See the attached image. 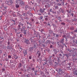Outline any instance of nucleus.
<instances>
[{"mask_svg": "<svg viewBox=\"0 0 77 77\" xmlns=\"http://www.w3.org/2000/svg\"><path fill=\"white\" fill-rule=\"evenodd\" d=\"M17 3H20V4L22 6H23L24 5V2L23 1H20V0H17L16 1Z\"/></svg>", "mask_w": 77, "mask_h": 77, "instance_id": "f257e3e1", "label": "nucleus"}, {"mask_svg": "<svg viewBox=\"0 0 77 77\" xmlns=\"http://www.w3.org/2000/svg\"><path fill=\"white\" fill-rule=\"evenodd\" d=\"M45 10V8H44L43 9H41L40 10V13H42V14H43V13H44V11Z\"/></svg>", "mask_w": 77, "mask_h": 77, "instance_id": "f03ea898", "label": "nucleus"}, {"mask_svg": "<svg viewBox=\"0 0 77 77\" xmlns=\"http://www.w3.org/2000/svg\"><path fill=\"white\" fill-rule=\"evenodd\" d=\"M25 42L26 44H30V42H29V40L28 39H26L24 41Z\"/></svg>", "mask_w": 77, "mask_h": 77, "instance_id": "7ed1b4c3", "label": "nucleus"}, {"mask_svg": "<svg viewBox=\"0 0 77 77\" xmlns=\"http://www.w3.org/2000/svg\"><path fill=\"white\" fill-rule=\"evenodd\" d=\"M74 75H77V69H74Z\"/></svg>", "mask_w": 77, "mask_h": 77, "instance_id": "20e7f679", "label": "nucleus"}, {"mask_svg": "<svg viewBox=\"0 0 77 77\" xmlns=\"http://www.w3.org/2000/svg\"><path fill=\"white\" fill-rule=\"evenodd\" d=\"M23 54H24V56H25V55L26 56L27 54V51L25 50L23 51Z\"/></svg>", "mask_w": 77, "mask_h": 77, "instance_id": "39448f33", "label": "nucleus"}, {"mask_svg": "<svg viewBox=\"0 0 77 77\" xmlns=\"http://www.w3.org/2000/svg\"><path fill=\"white\" fill-rule=\"evenodd\" d=\"M60 42V43H62V44H63V42H64V38H62V39H61Z\"/></svg>", "mask_w": 77, "mask_h": 77, "instance_id": "423d86ee", "label": "nucleus"}, {"mask_svg": "<svg viewBox=\"0 0 77 77\" xmlns=\"http://www.w3.org/2000/svg\"><path fill=\"white\" fill-rule=\"evenodd\" d=\"M74 27L73 26H71L70 28V30H74Z\"/></svg>", "mask_w": 77, "mask_h": 77, "instance_id": "0eeeda50", "label": "nucleus"}, {"mask_svg": "<svg viewBox=\"0 0 77 77\" xmlns=\"http://www.w3.org/2000/svg\"><path fill=\"white\" fill-rule=\"evenodd\" d=\"M37 54H38V57H39L40 56H41V53L40 52H39V51H38L37 53Z\"/></svg>", "mask_w": 77, "mask_h": 77, "instance_id": "6e6552de", "label": "nucleus"}, {"mask_svg": "<svg viewBox=\"0 0 77 77\" xmlns=\"http://www.w3.org/2000/svg\"><path fill=\"white\" fill-rule=\"evenodd\" d=\"M46 42V44H50L51 42H50V41L47 40V41Z\"/></svg>", "mask_w": 77, "mask_h": 77, "instance_id": "1a4fd4ad", "label": "nucleus"}, {"mask_svg": "<svg viewBox=\"0 0 77 77\" xmlns=\"http://www.w3.org/2000/svg\"><path fill=\"white\" fill-rule=\"evenodd\" d=\"M57 27V26H56V25H54L53 27H54V30H55V29H56Z\"/></svg>", "mask_w": 77, "mask_h": 77, "instance_id": "9d476101", "label": "nucleus"}, {"mask_svg": "<svg viewBox=\"0 0 77 77\" xmlns=\"http://www.w3.org/2000/svg\"><path fill=\"white\" fill-rule=\"evenodd\" d=\"M15 6L17 8H19L20 7V6L18 4H16Z\"/></svg>", "mask_w": 77, "mask_h": 77, "instance_id": "9b49d317", "label": "nucleus"}, {"mask_svg": "<svg viewBox=\"0 0 77 77\" xmlns=\"http://www.w3.org/2000/svg\"><path fill=\"white\" fill-rule=\"evenodd\" d=\"M54 36H55V35H56V37H58L59 36V35L55 34H54Z\"/></svg>", "mask_w": 77, "mask_h": 77, "instance_id": "f8f14e48", "label": "nucleus"}, {"mask_svg": "<svg viewBox=\"0 0 77 77\" xmlns=\"http://www.w3.org/2000/svg\"><path fill=\"white\" fill-rule=\"evenodd\" d=\"M72 20L73 21H75L76 22V21H77V19L75 18H74L73 19H72Z\"/></svg>", "mask_w": 77, "mask_h": 77, "instance_id": "ddd939ff", "label": "nucleus"}, {"mask_svg": "<svg viewBox=\"0 0 77 77\" xmlns=\"http://www.w3.org/2000/svg\"><path fill=\"white\" fill-rule=\"evenodd\" d=\"M42 18H43V17L42 16H41L39 18V20H42Z\"/></svg>", "mask_w": 77, "mask_h": 77, "instance_id": "4468645a", "label": "nucleus"}, {"mask_svg": "<svg viewBox=\"0 0 77 77\" xmlns=\"http://www.w3.org/2000/svg\"><path fill=\"white\" fill-rule=\"evenodd\" d=\"M64 56H66V57H67V58H68V57H69L68 56V55L67 54H64Z\"/></svg>", "mask_w": 77, "mask_h": 77, "instance_id": "2eb2a0df", "label": "nucleus"}, {"mask_svg": "<svg viewBox=\"0 0 77 77\" xmlns=\"http://www.w3.org/2000/svg\"><path fill=\"white\" fill-rule=\"evenodd\" d=\"M19 25L22 26H23L24 24H23L22 23H20Z\"/></svg>", "mask_w": 77, "mask_h": 77, "instance_id": "dca6fc26", "label": "nucleus"}, {"mask_svg": "<svg viewBox=\"0 0 77 77\" xmlns=\"http://www.w3.org/2000/svg\"><path fill=\"white\" fill-rule=\"evenodd\" d=\"M23 33L25 35H26V30H24Z\"/></svg>", "mask_w": 77, "mask_h": 77, "instance_id": "f3484780", "label": "nucleus"}, {"mask_svg": "<svg viewBox=\"0 0 77 77\" xmlns=\"http://www.w3.org/2000/svg\"><path fill=\"white\" fill-rule=\"evenodd\" d=\"M30 41L31 42H32V41H33V39L32 38H31L29 39Z\"/></svg>", "mask_w": 77, "mask_h": 77, "instance_id": "a211bd4d", "label": "nucleus"}, {"mask_svg": "<svg viewBox=\"0 0 77 77\" xmlns=\"http://www.w3.org/2000/svg\"><path fill=\"white\" fill-rule=\"evenodd\" d=\"M61 24L62 25H65V23L64 22L61 23Z\"/></svg>", "mask_w": 77, "mask_h": 77, "instance_id": "6ab92c4d", "label": "nucleus"}, {"mask_svg": "<svg viewBox=\"0 0 77 77\" xmlns=\"http://www.w3.org/2000/svg\"><path fill=\"white\" fill-rule=\"evenodd\" d=\"M21 66H22V64H21V63H20L19 64V66L20 68H21Z\"/></svg>", "mask_w": 77, "mask_h": 77, "instance_id": "aec40b11", "label": "nucleus"}, {"mask_svg": "<svg viewBox=\"0 0 77 77\" xmlns=\"http://www.w3.org/2000/svg\"><path fill=\"white\" fill-rule=\"evenodd\" d=\"M27 24H29V25H30L31 26H32V25H31L30 24V23H29V22H27Z\"/></svg>", "mask_w": 77, "mask_h": 77, "instance_id": "412c9836", "label": "nucleus"}, {"mask_svg": "<svg viewBox=\"0 0 77 77\" xmlns=\"http://www.w3.org/2000/svg\"><path fill=\"white\" fill-rule=\"evenodd\" d=\"M19 27V29H21V25H19L18 26Z\"/></svg>", "mask_w": 77, "mask_h": 77, "instance_id": "4be33fe9", "label": "nucleus"}, {"mask_svg": "<svg viewBox=\"0 0 77 77\" xmlns=\"http://www.w3.org/2000/svg\"><path fill=\"white\" fill-rule=\"evenodd\" d=\"M57 5L58 6H61V4H60V3H58L57 4Z\"/></svg>", "mask_w": 77, "mask_h": 77, "instance_id": "5701e85b", "label": "nucleus"}, {"mask_svg": "<svg viewBox=\"0 0 77 77\" xmlns=\"http://www.w3.org/2000/svg\"><path fill=\"white\" fill-rule=\"evenodd\" d=\"M22 29H25V28H26V27H25V26H22Z\"/></svg>", "mask_w": 77, "mask_h": 77, "instance_id": "b1692460", "label": "nucleus"}, {"mask_svg": "<svg viewBox=\"0 0 77 77\" xmlns=\"http://www.w3.org/2000/svg\"><path fill=\"white\" fill-rule=\"evenodd\" d=\"M34 48H36V44H34Z\"/></svg>", "mask_w": 77, "mask_h": 77, "instance_id": "393cba45", "label": "nucleus"}, {"mask_svg": "<svg viewBox=\"0 0 77 77\" xmlns=\"http://www.w3.org/2000/svg\"><path fill=\"white\" fill-rule=\"evenodd\" d=\"M8 57L9 59H11V55H9Z\"/></svg>", "mask_w": 77, "mask_h": 77, "instance_id": "a878e982", "label": "nucleus"}, {"mask_svg": "<svg viewBox=\"0 0 77 77\" xmlns=\"http://www.w3.org/2000/svg\"><path fill=\"white\" fill-rule=\"evenodd\" d=\"M62 70L61 69H59V72H61L62 71Z\"/></svg>", "mask_w": 77, "mask_h": 77, "instance_id": "bb28decb", "label": "nucleus"}, {"mask_svg": "<svg viewBox=\"0 0 77 77\" xmlns=\"http://www.w3.org/2000/svg\"><path fill=\"white\" fill-rule=\"evenodd\" d=\"M29 15L31 17H33V14L31 13H30Z\"/></svg>", "mask_w": 77, "mask_h": 77, "instance_id": "cd10ccee", "label": "nucleus"}, {"mask_svg": "<svg viewBox=\"0 0 77 77\" xmlns=\"http://www.w3.org/2000/svg\"><path fill=\"white\" fill-rule=\"evenodd\" d=\"M66 77H69V75H68V74H67L66 75Z\"/></svg>", "mask_w": 77, "mask_h": 77, "instance_id": "c85d7f7f", "label": "nucleus"}, {"mask_svg": "<svg viewBox=\"0 0 77 77\" xmlns=\"http://www.w3.org/2000/svg\"><path fill=\"white\" fill-rule=\"evenodd\" d=\"M29 59H32V57L31 56H30L29 57Z\"/></svg>", "mask_w": 77, "mask_h": 77, "instance_id": "c756f323", "label": "nucleus"}, {"mask_svg": "<svg viewBox=\"0 0 77 77\" xmlns=\"http://www.w3.org/2000/svg\"><path fill=\"white\" fill-rule=\"evenodd\" d=\"M45 7L46 8H48V5H45Z\"/></svg>", "mask_w": 77, "mask_h": 77, "instance_id": "7c9ffc66", "label": "nucleus"}, {"mask_svg": "<svg viewBox=\"0 0 77 77\" xmlns=\"http://www.w3.org/2000/svg\"><path fill=\"white\" fill-rule=\"evenodd\" d=\"M74 14L73 13H72L71 14V15L72 17H74Z\"/></svg>", "mask_w": 77, "mask_h": 77, "instance_id": "2f4dec72", "label": "nucleus"}, {"mask_svg": "<svg viewBox=\"0 0 77 77\" xmlns=\"http://www.w3.org/2000/svg\"><path fill=\"white\" fill-rule=\"evenodd\" d=\"M2 70L3 71H5V69L3 68L2 69Z\"/></svg>", "mask_w": 77, "mask_h": 77, "instance_id": "473e14b6", "label": "nucleus"}, {"mask_svg": "<svg viewBox=\"0 0 77 77\" xmlns=\"http://www.w3.org/2000/svg\"><path fill=\"white\" fill-rule=\"evenodd\" d=\"M45 20L46 21H47V20H48V18L46 17V18H45Z\"/></svg>", "mask_w": 77, "mask_h": 77, "instance_id": "72a5a7b5", "label": "nucleus"}, {"mask_svg": "<svg viewBox=\"0 0 77 77\" xmlns=\"http://www.w3.org/2000/svg\"><path fill=\"white\" fill-rule=\"evenodd\" d=\"M55 9H57V8H58V6H55Z\"/></svg>", "mask_w": 77, "mask_h": 77, "instance_id": "f704fd0d", "label": "nucleus"}, {"mask_svg": "<svg viewBox=\"0 0 77 77\" xmlns=\"http://www.w3.org/2000/svg\"><path fill=\"white\" fill-rule=\"evenodd\" d=\"M52 47H53V46L52 45H51L50 46V48H52Z\"/></svg>", "mask_w": 77, "mask_h": 77, "instance_id": "c9c22d12", "label": "nucleus"}, {"mask_svg": "<svg viewBox=\"0 0 77 77\" xmlns=\"http://www.w3.org/2000/svg\"><path fill=\"white\" fill-rule=\"evenodd\" d=\"M18 57L17 56L15 58V59H18Z\"/></svg>", "mask_w": 77, "mask_h": 77, "instance_id": "e433bc0d", "label": "nucleus"}, {"mask_svg": "<svg viewBox=\"0 0 77 77\" xmlns=\"http://www.w3.org/2000/svg\"><path fill=\"white\" fill-rule=\"evenodd\" d=\"M60 59H59V58H58V61L59 62H60Z\"/></svg>", "mask_w": 77, "mask_h": 77, "instance_id": "4c0bfd02", "label": "nucleus"}, {"mask_svg": "<svg viewBox=\"0 0 77 77\" xmlns=\"http://www.w3.org/2000/svg\"><path fill=\"white\" fill-rule=\"evenodd\" d=\"M36 72H37L36 71H35L34 72V73H35V75H36Z\"/></svg>", "mask_w": 77, "mask_h": 77, "instance_id": "58836bf2", "label": "nucleus"}, {"mask_svg": "<svg viewBox=\"0 0 77 77\" xmlns=\"http://www.w3.org/2000/svg\"><path fill=\"white\" fill-rule=\"evenodd\" d=\"M13 22H14V24H15V20H13Z\"/></svg>", "mask_w": 77, "mask_h": 77, "instance_id": "ea45409f", "label": "nucleus"}, {"mask_svg": "<svg viewBox=\"0 0 77 77\" xmlns=\"http://www.w3.org/2000/svg\"><path fill=\"white\" fill-rule=\"evenodd\" d=\"M31 21H32V22H33V21H34V19H31Z\"/></svg>", "mask_w": 77, "mask_h": 77, "instance_id": "a19ab883", "label": "nucleus"}, {"mask_svg": "<svg viewBox=\"0 0 77 77\" xmlns=\"http://www.w3.org/2000/svg\"><path fill=\"white\" fill-rule=\"evenodd\" d=\"M8 45H10V42H8Z\"/></svg>", "mask_w": 77, "mask_h": 77, "instance_id": "79ce46f5", "label": "nucleus"}, {"mask_svg": "<svg viewBox=\"0 0 77 77\" xmlns=\"http://www.w3.org/2000/svg\"><path fill=\"white\" fill-rule=\"evenodd\" d=\"M56 1L57 3V2H59V0H56Z\"/></svg>", "mask_w": 77, "mask_h": 77, "instance_id": "37998d69", "label": "nucleus"}, {"mask_svg": "<svg viewBox=\"0 0 77 77\" xmlns=\"http://www.w3.org/2000/svg\"><path fill=\"white\" fill-rule=\"evenodd\" d=\"M44 31V29H41V32H43Z\"/></svg>", "mask_w": 77, "mask_h": 77, "instance_id": "c03bdc74", "label": "nucleus"}, {"mask_svg": "<svg viewBox=\"0 0 77 77\" xmlns=\"http://www.w3.org/2000/svg\"><path fill=\"white\" fill-rule=\"evenodd\" d=\"M4 30H7V28H4Z\"/></svg>", "mask_w": 77, "mask_h": 77, "instance_id": "a18cd8bd", "label": "nucleus"}, {"mask_svg": "<svg viewBox=\"0 0 77 77\" xmlns=\"http://www.w3.org/2000/svg\"><path fill=\"white\" fill-rule=\"evenodd\" d=\"M74 32H77V29H76V30H74Z\"/></svg>", "mask_w": 77, "mask_h": 77, "instance_id": "49530a36", "label": "nucleus"}, {"mask_svg": "<svg viewBox=\"0 0 77 77\" xmlns=\"http://www.w3.org/2000/svg\"><path fill=\"white\" fill-rule=\"evenodd\" d=\"M20 37H22V36H23L22 34H20Z\"/></svg>", "mask_w": 77, "mask_h": 77, "instance_id": "de8ad7c7", "label": "nucleus"}, {"mask_svg": "<svg viewBox=\"0 0 77 77\" xmlns=\"http://www.w3.org/2000/svg\"><path fill=\"white\" fill-rule=\"evenodd\" d=\"M25 15H26V13L24 14H23V16L24 17Z\"/></svg>", "mask_w": 77, "mask_h": 77, "instance_id": "09e8293b", "label": "nucleus"}, {"mask_svg": "<svg viewBox=\"0 0 77 77\" xmlns=\"http://www.w3.org/2000/svg\"><path fill=\"white\" fill-rule=\"evenodd\" d=\"M68 51L69 52H71V51L70 50H69V49H68Z\"/></svg>", "mask_w": 77, "mask_h": 77, "instance_id": "8fccbe9b", "label": "nucleus"}, {"mask_svg": "<svg viewBox=\"0 0 77 77\" xmlns=\"http://www.w3.org/2000/svg\"><path fill=\"white\" fill-rule=\"evenodd\" d=\"M50 12H53V11H52V9H51L50 10Z\"/></svg>", "mask_w": 77, "mask_h": 77, "instance_id": "3c124183", "label": "nucleus"}, {"mask_svg": "<svg viewBox=\"0 0 77 77\" xmlns=\"http://www.w3.org/2000/svg\"><path fill=\"white\" fill-rule=\"evenodd\" d=\"M20 50H23V48H21V47L20 48Z\"/></svg>", "mask_w": 77, "mask_h": 77, "instance_id": "603ef678", "label": "nucleus"}, {"mask_svg": "<svg viewBox=\"0 0 77 77\" xmlns=\"http://www.w3.org/2000/svg\"><path fill=\"white\" fill-rule=\"evenodd\" d=\"M59 55L60 56H62V54H60Z\"/></svg>", "mask_w": 77, "mask_h": 77, "instance_id": "864d4df0", "label": "nucleus"}, {"mask_svg": "<svg viewBox=\"0 0 77 77\" xmlns=\"http://www.w3.org/2000/svg\"><path fill=\"white\" fill-rule=\"evenodd\" d=\"M56 71H57V72H58V69H56Z\"/></svg>", "mask_w": 77, "mask_h": 77, "instance_id": "5fc2aeb1", "label": "nucleus"}, {"mask_svg": "<svg viewBox=\"0 0 77 77\" xmlns=\"http://www.w3.org/2000/svg\"><path fill=\"white\" fill-rule=\"evenodd\" d=\"M52 56H53V57H54V56H55V55L54 54H53Z\"/></svg>", "mask_w": 77, "mask_h": 77, "instance_id": "6e6d98bb", "label": "nucleus"}, {"mask_svg": "<svg viewBox=\"0 0 77 77\" xmlns=\"http://www.w3.org/2000/svg\"><path fill=\"white\" fill-rule=\"evenodd\" d=\"M0 20H2V18H1V17H0Z\"/></svg>", "mask_w": 77, "mask_h": 77, "instance_id": "4d7b16f0", "label": "nucleus"}, {"mask_svg": "<svg viewBox=\"0 0 77 77\" xmlns=\"http://www.w3.org/2000/svg\"><path fill=\"white\" fill-rule=\"evenodd\" d=\"M67 5V3H66V4H65V5L66 6Z\"/></svg>", "mask_w": 77, "mask_h": 77, "instance_id": "13d9d810", "label": "nucleus"}, {"mask_svg": "<svg viewBox=\"0 0 77 77\" xmlns=\"http://www.w3.org/2000/svg\"><path fill=\"white\" fill-rule=\"evenodd\" d=\"M0 65H1V66H2V64L1 63V64H0Z\"/></svg>", "mask_w": 77, "mask_h": 77, "instance_id": "bf43d9fd", "label": "nucleus"}, {"mask_svg": "<svg viewBox=\"0 0 77 77\" xmlns=\"http://www.w3.org/2000/svg\"><path fill=\"white\" fill-rule=\"evenodd\" d=\"M39 15H41V14H39Z\"/></svg>", "mask_w": 77, "mask_h": 77, "instance_id": "052dcab7", "label": "nucleus"}, {"mask_svg": "<svg viewBox=\"0 0 77 77\" xmlns=\"http://www.w3.org/2000/svg\"><path fill=\"white\" fill-rule=\"evenodd\" d=\"M14 17H16V15H14Z\"/></svg>", "mask_w": 77, "mask_h": 77, "instance_id": "680f3d73", "label": "nucleus"}, {"mask_svg": "<svg viewBox=\"0 0 77 77\" xmlns=\"http://www.w3.org/2000/svg\"><path fill=\"white\" fill-rule=\"evenodd\" d=\"M73 41V42H75V41L74 40Z\"/></svg>", "mask_w": 77, "mask_h": 77, "instance_id": "e2e57ef3", "label": "nucleus"}, {"mask_svg": "<svg viewBox=\"0 0 77 77\" xmlns=\"http://www.w3.org/2000/svg\"><path fill=\"white\" fill-rule=\"evenodd\" d=\"M72 0V2H74V0Z\"/></svg>", "mask_w": 77, "mask_h": 77, "instance_id": "0e129e2a", "label": "nucleus"}, {"mask_svg": "<svg viewBox=\"0 0 77 77\" xmlns=\"http://www.w3.org/2000/svg\"><path fill=\"white\" fill-rule=\"evenodd\" d=\"M60 2H62V0H60Z\"/></svg>", "mask_w": 77, "mask_h": 77, "instance_id": "69168bd1", "label": "nucleus"}, {"mask_svg": "<svg viewBox=\"0 0 77 77\" xmlns=\"http://www.w3.org/2000/svg\"><path fill=\"white\" fill-rule=\"evenodd\" d=\"M35 69L33 68L32 69Z\"/></svg>", "mask_w": 77, "mask_h": 77, "instance_id": "338daca9", "label": "nucleus"}, {"mask_svg": "<svg viewBox=\"0 0 77 77\" xmlns=\"http://www.w3.org/2000/svg\"><path fill=\"white\" fill-rule=\"evenodd\" d=\"M27 28H29V27L28 26V27H27Z\"/></svg>", "mask_w": 77, "mask_h": 77, "instance_id": "774afa93", "label": "nucleus"}]
</instances>
